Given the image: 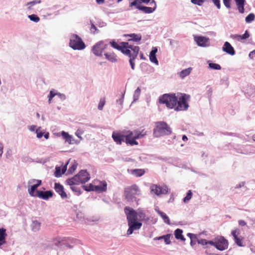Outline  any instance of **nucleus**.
<instances>
[{
  "mask_svg": "<svg viewBox=\"0 0 255 255\" xmlns=\"http://www.w3.org/2000/svg\"><path fill=\"white\" fill-rule=\"evenodd\" d=\"M241 40L246 39L249 37L250 34L249 33V32L248 31V30H246L245 32V33L243 35H241Z\"/></svg>",
  "mask_w": 255,
  "mask_h": 255,
  "instance_id": "nucleus-48",
  "label": "nucleus"
},
{
  "mask_svg": "<svg viewBox=\"0 0 255 255\" xmlns=\"http://www.w3.org/2000/svg\"><path fill=\"white\" fill-rule=\"evenodd\" d=\"M215 248L220 251H224L228 248V242L223 237L216 238Z\"/></svg>",
  "mask_w": 255,
  "mask_h": 255,
  "instance_id": "nucleus-15",
  "label": "nucleus"
},
{
  "mask_svg": "<svg viewBox=\"0 0 255 255\" xmlns=\"http://www.w3.org/2000/svg\"><path fill=\"white\" fill-rule=\"evenodd\" d=\"M56 95L53 91H51L50 92V94L48 96V100L49 102L52 99V98Z\"/></svg>",
  "mask_w": 255,
  "mask_h": 255,
  "instance_id": "nucleus-52",
  "label": "nucleus"
},
{
  "mask_svg": "<svg viewBox=\"0 0 255 255\" xmlns=\"http://www.w3.org/2000/svg\"><path fill=\"white\" fill-rule=\"evenodd\" d=\"M69 46L74 50H79L84 49L86 47L81 37L75 34L71 35Z\"/></svg>",
  "mask_w": 255,
  "mask_h": 255,
  "instance_id": "nucleus-8",
  "label": "nucleus"
},
{
  "mask_svg": "<svg viewBox=\"0 0 255 255\" xmlns=\"http://www.w3.org/2000/svg\"><path fill=\"white\" fill-rule=\"evenodd\" d=\"M157 213L159 215V216L162 218L164 222L167 224L168 225L170 224V222L169 217L165 214L164 212H162L159 210L157 211Z\"/></svg>",
  "mask_w": 255,
  "mask_h": 255,
  "instance_id": "nucleus-31",
  "label": "nucleus"
},
{
  "mask_svg": "<svg viewBox=\"0 0 255 255\" xmlns=\"http://www.w3.org/2000/svg\"><path fill=\"white\" fill-rule=\"evenodd\" d=\"M90 178L89 174L86 170H81L74 177L66 180V183L70 186L85 183Z\"/></svg>",
  "mask_w": 255,
  "mask_h": 255,
  "instance_id": "nucleus-3",
  "label": "nucleus"
},
{
  "mask_svg": "<svg viewBox=\"0 0 255 255\" xmlns=\"http://www.w3.org/2000/svg\"><path fill=\"white\" fill-rule=\"evenodd\" d=\"M191 2L195 4L201 5L204 2V0H191Z\"/></svg>",
  "mask_w": 255,
  "mask_h": 255,
  "instance_id": "nucleus-45",
  "label": "nucleus"
},
{
  "mask_svg": "<svg viewBox=\"0 0 255 255\" xmlns=\"http://www.w3.org/2000/svg\"><path fill=\"white\" fill-rule=\"evenodd\" d=\"M35 196H37L41 199L46 200L53 196V192L51 191H37Z\"/></svg>",
  "mask_w": 255,
  "mask_h": 255,
  "instance_id": "nucleus-20",
  "label": "nucleus"
},
{
  "mask_svg": "<svg viewBox=\"0 0 255 255\" xmlns=\"http://www.w3.org/2000/svg\"><path fill=\"white\" fill-rule=\"evenodd\" d=\"M177 102L174 110L175 111H186L189 107L188 101L190 100V96L189 95L180 93L177 96Z\"/></svg>",
  "mask_w": 255,
  "mask_h": 255,
  "instance_id": "nucleus-6",
  "label": "nucleus"
},
{
  "mask_svg": "<svg viewBox=\"0 0 255 255\" xmlns=\"http://www.w3.org/2000/svg\"><path fill=\"white\" fill-rule=\"evenodd\" d=\"M170 236L171 235L170 234H167L166 235L163 236L164 242L167 245L170 244L171 243V241L170 240Z\"/></svg>",
  "mask_w": 255,
  "mask_h": 255,
  "instance_id": "nucleus-42",
  "label": "nucleus"
},
{
  "mask_svg": "<svg viewBox=\"0 0 255 255\" xmlns=\"http://www.w3.org/2000/svg\"><path fill=\"white\" fill-rule=\"evenodd\" d=\"M36 133L37 134V137L39 138H41L43 135V132L40 130V128L36 129Z\"/></svg>",
  "mask_w": 255,
  "mask_h": 255,
  "instance_id": "nucleus-47",
  "label": "nucleus"
},
{
  "mask_svg": "<svg viewBox=\"0 0 255 255\" xmlns=\"http://www.w3.org/2000/svg\"><path fill=\"white\" fill-rule=\"evenodd\" d=\"M231 234L233 236L235 243L239 247H244V238L240 236V231L238 229L232 230Z\"/></svg>",
  "mask_w": 255,
  "mask_h": 255,
  "instance_id": "nucleus-12",
  "label": "nucleus"
},
{
  "mask_svg": "<svg viewBox=\"0 0 255 255\" xmlns=\"http://www.w3.org/2000/svg\"><path fill=\"white\" fill-rule=\"evenodd\" d=\"M209 66L210 68L213 69L220 70L221 69V66L219 64L216 63H209Z\"/></svg>",
  "mask_w": 255,
  "mask_h": 255,
  "instance_id": "nucleus-40",
  "label": "nucleus"
},
{
  "mask_svg": "<svg viewBox=\"0 0 255 255\" xmlns=\"http://www.w3.org/2000/svg\"><path fill=\"white\" fill-rule=\"evenodd\" d=\"M56 241H57V243H55V245L58 246V244L60 243L61 241H60V238H57L55 239Z\"/></svg>",
  "mask_w": 255,
  "mask_h": 255,
  "instance_id": "nucleus-62",
  "label": "nucleus"
},
{
  "mask_svg": "<svg viewBox=\"0 0 255 255\" xmlns=\"http://www.w3.org/2000/svg\"><path fill=\"white\" fill-rule=\"evenodd\" d=\"M150 4L151 5H153V7H147L142 5H138L135 7L145 13H151L155 10L156 8V4L154 0H152L150 3Z\"/></svg>",
  "mask_w": 255,
  "mask_h": 255,
  "instance_id": "nucleus-16",
  "label": "nucleus"
},
{
  "mask_svg": "<svg viewBox=\"0 0 255 255\" xmlns=\"http://www.w3.org/2000/svg\"><path fill=\"white\" fill-rule=\"evenodd\" d=\"M105 104V98H102L100 99V102L98 105V109L99 110H102Z\"/></svg>",
  "mask_w": 255,
  "mask_h": 255,
  "instance_id": "nucleus-39",
  "label": "nucleus"
},
{
  "mask_svg": "<svg viewBox=\"0 0 255 255\" xmlns=\"http://www.w3.org/2000/svg\"><path fill=\"white\" fill-rule=\"evenodd\" d=\"M28 183L33 184V185L31 186L30 188L28 189L29 194L31 196H35V195H34V191L41 184V180L32 179L28 182Z\"/></svg>",
  "mask_w": 255,
  "mask_h": 255,
  "instance_id": "nucleus-17",
  "label": "nucleus"
},
{
  "mask_svg": "<svg viewBox=\"0 0 255 255\" xmlns=\"http://www.w3.org/2000/svg\"><path fill=\"white\" fill-rule=\"evenodd\" d=\"M90 22H91V27H90V31L91 32V33H92L93 34L97 33L98 30L96 26L93 24V23H92L91 22V21Z\"/></svg>",
  "mask_w": 255,
  "mask_h": 255,
  "instance_id": "nucleus-41",
  "label": "nucleus"
},
{
  "mask_svg": "<svg viewBox=\"0 0 255 255\" xmlns=\"http://www.w3.org/2000/svg\"><path fill=\"white\" fill-rule=\"evenodd\" d=\"M40 0H39V1L34 0V1L28 2L27 3V5H30V6L28 7V8L29 9H31V7L32 6L34 5V4H35L36 3H40Z\"/></svg>",
  "mask_w": 255,
  "mask_h": 255,
  "instance_id": "nucleus-46",
  "label": "nucleus"
},
{
  "mask_svg": "<svg viewBox=\"0 0 255 255\" xmlns=\"http://www.w3.org/2000/svg\"><path fill=\"white\" fill-rule=\"evenodd\" d=\"M231 37L234 39H235L238 41L241 40V35L235 34L231 35Z\"/></svg>",
  "mask_w": 255,
  "mask_h": 255,
  "instance_id": "nucleus-53",
  "label": "nucleus"
},
{
  "mask_svg": "<svg viewBox=\"0 0 255 255\" xmlns=\"http://www.w3.org/2000/svg\"><path fill=\"white\" fill-rule=\"evenodd\" d=\"M172 130L170 127L164 122H158L153 130V135L158 137L161 136L170 134Z\"/></svg>",
  "mask_w": 255,
  "mask_h": 255,
  "instance_id": "nucleus-5",
  "label": "nucleus"
},
{
  "mask_svg": "<svg viewBox=\"0 0 255 255\" xmlns=\"http://www.w3.org/2000/svg\"><path fill=\"white\" fill-rule=\"evenodd\" d=\"M255 18V15L254 13H250L245 19L246 22L247 23H250L253 20H254Z\"/></svg>",
  "mask_w": 255,
  "mask_h": 255,
  "instance_id": "nucleus-36",
  "label": "nucleus"
},
{
  "mask_svg": "<svg viewBox=\"0 0 255 255\" xmlns=\"http://www.w3.org/2000/svg\"><path fill=\"white\" fill-rule=\"evenodd\" d=\"M144 173L145 170L143 169H135L131 170V173L136 177H140L142 176Z\"/></svg>",
  "mask_w": 255,
  "mask_h": 255,
  "instance_id": "nucleus-30",
  "label": "nucleus"
},
{
  "mask_svg": "<svg viewBox=\"0 0 255 255\" xmlns=\"http://www.w3.org/2000/svg\"><path fill=\"white\" fill-rule=\"evenodd\" d=\"M124 36L125 37H130V39H128V41L133 40L136 42H139L141 39V35L140 34H137L135 33H132L130 34H125Z\"/></svg>",
  "mask_w": 255,
  "mask_h": 255,
  "instance_id": "nucleus-27",
  "label": "nucleus"
},
{
  "mask_svg": "<svg viewBox=\"0 0 255 255\" xmlns=\"http://www.w3.org/2000/svg\"><path fill=\"white\" fill-rule=\"evenodd\" d=\"M238 223H239V225L241 226H242V227L245 226L247 225V223L245 221H244V220H239L238 221Z\"/></svg>",
  "mask_w": 255,
  "mask_h": 255,
  "instance_id": "nucleus-54",
  "label": "nucleus"
},
{
  "mask_svg": "<svg viewBox=\"0 0 255 255\" xmlns=\"http://www.w3.org/2000/svg\"><path fill=\"white\" fill-rule=\"evenodd\" d=\"M218 9H220L221 4L220 0H211Z\"/></svg>",
  "mask_w": 255,
  "mask_h": 255,
  "instance_id": "nucleus-50",
  "label": "nucleus"
},
{
  "mask_svg": "<svg viewBox=\"0 0 255 255\" xmlns=\"http://www.w3.org/2000/svg\"><path fill=\"white\" fill-rule=\"evenodd\" d=\"M139 132L143 134V136L146 134V131L144 130V129H142L141 131H139Z\"/></svg>",
  "mask_w": 255,
  "mask_h": 255,
  "instance_id": "nucleus-59",
  "label": "nucleus"
},
{
  "mask_svg": "<svg viewBox=\"0 0 255 255\" xmlns=\"http://www.w3.org/2000/svg\"><path fill=\"white\" fill-rule=\"evenodd\" d=\"M6 236V230L4 228H0V246L5 243Z\"/></svg>",
  "mask_w": 255,
  "mask_h": 255,
  "instance_id": "nucleus-28",
  "label": "nucleus"
},
{
  "mask_svg": "<svg viewBox=\"0 0 255 255\" xmlns=\"http://www.w3.org/2000/svg\"><path fill=\"white\" fill-rule=\"evenodd\" d=\"M191 70H192L191 68H188L187 69L183 70L179 73L180 77L182 78H184V77H185L186 76H187L190 74V73L191 72Z\"/></svg>",
  "mask_w": 255,
  "mask_h": 255,
  "instance_id": "nucleus-32",
  "label": "nucleus"
},
{
  "mask_svg": "<svg viewBox=\"0 0 255 255\" xmlns=\"http://www.w3.org/2000/svg\"><path fill=\"white\" fill-rule=\"evenodd\" d=\"M61 135L65 141L71 144L72 143V136L65 131H62Z\"/></svg>",
  "mask_w": 255,
  "mask_h": 255,
  "instance_id": "nucleus-33",
  "label": "nucleus"
},
{
  "mask_svg": "<svg viewBox=\"0 0 255 255\" xmlns=\"http://www.w3.org/2000/svg\"><path fill=\"white\" fill-rule=\"evenodd\" d=\"M40 227V223L37 221H33L32 224V230L34 231H38Z\"/></svg>",
  "mask_w": 255,
  "mask_h": 255,
  "instance_id": "nucleus-34",
  "label": "nucleus"
},
{
  "mask_svg": "<svg viewBox=\"0 0 255 255\" xmlns=\"http://www.w3.org/2000/svg\"><path fill=\"white\" fill-rule=\"evenodd\" d=\"M197 44L200 46L206 47L208 45L209 38L204 36H198L195 38Z\"/></svg>",
  "mask_w": 255,
  "mask_h": 255,
  "instance_id": "nucleus-23",
  "label": "nucleus"
},
{
  "mask_svg": "<svg viewBox=\"0 0 255 255\" xmlns=\"http://www.w3.org/2000/svg\"><path fill=\"white\" fill-rule=\"evenodd\" d=\"M139 50L138 46H134L129 50V54H125L129 58V62L132 70L134 69V60L138 55Z\"/></svg>",
  "mask_w": 255,
  "mask_h": 255,
  "instance_id": "nucleus-11",
  "label": "nucleus"
},
{
  "mask_svg": "<svg viewBox=\"0 0 255 255\" xmlns=\"http://www.w3.org/2000/svg\"><path fill=\"white\" fill-rule=\"evenodd\" d=\"M232 0H223V3L225 7L228 9L231 8V2ZM237 9L239 12L241 13H243L245 11L244 6L246 3V0H234Z\"/></svg>",
  "mask_w": 255,
  "mask_h": 255,
  "instance_id": "nucleus-10",
  "label": "nucleus"
},
{
  "mask_svg": "<svg viewBox=\"0 0 255 255\" xmlns=\"http://www.w3.org/2000/svg\"><path fill=\"white\" fill-rule=\"evenodd\" d=\"M95 185H93L91 183L85 185L83 186L84 189L87 191H95Z\"/></svg>",
  "mask_w": 255,
  "mask_h": 255,
  "instance_id": "nucleus-35",
  "label": "nucleus"
},
{
  "mask_svg": "<svg viewBox=\"0 0 255 255\" xmlns=\"http://www.w3.org/2000/svg\"><path fill=\"white\" fill-rule=\"evenodd\" d=\"M44 136L46 139H48L49 137V133L47 132V133H45Z\"/></svg>",
  "mask_w": 255,
  "mask_h": 255,
  "instance_id": "nucleus-63",
  "label": "nucleus"
},
{
  "mask_svg": "<svg viewBox=\"0 0 255 255\" xmlns=\"http://www.w3.org/2000/svg\"><path fill=\"white\" fill-rule=\"evenodd\" d=\"M124 195L127 201L135 202L138 204V202L139 201L138 197L141 195V193L138 186L134 184L125 188Z\"/></svg>",
  "mask_w": 255,
  "mask_h": 255,
  "instance_id": "nucleus-2",
  "label": "nucleus"
},
{
  "mask_svg": "<svg viewBox=\"0 0 255 255\" xmlns=\"http://www.w3.org/2000/svg\"><path fill=\"white\" fill-rule=\"evenodd\" d=\"M3 153V146L0 143V158H1Z\"/></svg>",
  "mask_w": 255,
  "mask_h": 255,
  "instance_id": "nucleus-56",
  "label": "nucleus"
},
{
  "mask_svg": "<svg viewBox=\"0 0 255 255\" xmlns=\"http://www.w3.org/2000/svg\"><path fill=\"white\" fill-rule=\"evenodd\" d=\"M198 243L202 245H208V241L205 239H200L198 241Z\"/></svg>",
  "mask_w": 255,
  "mask_h": 255,
  "instance_id": "nucleus-51",
  "label": "nucleus"
},
{
  "mask_svg": "<svg viewBox=\"0 0 255 255\" xmlns=\"http://www.w3.org/2000/svg\"><path fill=\"white\" fill-rule=\"evenodd\" d=\"M84 131L82 129H78L75 132V134L80 138H82L81 135L83 133Z\"/></svg>",
  "mask_w": 255,
  "mask_h": 255,
  "instance_id": "nucleus-49",
  "label": "nucleus"
},
{
  "mask_svg": "<svg viewBox=\"0 0 255 255\" xmlns=\"http://www.w3.org/2000/svg\"><path fill=\"white\" fill-rule=\"evenodd\" d=\"M150 191L157 196L161 194H166L168 193V189L166 186L161 187L155 184L150 186Z\"/></svg>",
  "mask_w": 255,
  "mask_h": 255,
  "instance_id": "nucleus-14",
  "label": "nucleus"
},
{
  "mask_svg": "<svg viewBox=\"0 0 255 255\" xmlns=\"http://www.w3.org/2000/svg\"><path fill=\"white\" fill-rule=\"evenodd\" d=\"M28 18L33 21H34L35 22H37L40 20L39 17L35 14H31L28 15Z\"/></svg>",
  "mask_w": 255,
  "mask_h": 255,
  "instance_id": "nucleus-38",
  "label": "nucleus"
},
{
  "mask_svg": "<svg viewBox=\"0 0 255 255\" xmlns=\"http://www.w3.org/2000/svg\"><path fill=\"white\" fill-rule=\"evenodd\" d=\"M62 174V172H61V168L60 167H56V170L55 172V175L56 177H58L61 176Z\"/></svg>",
  "mask_w": 255,
  "mask_h": 255,
  "instance_id": "nucleus-43",
  "label": "nucleus"
},
{
  "mask_svg": "<svg viewBox=\"0 0 255 255\" xmlns=\"http://www.w3.org/2000/svg\"><path fill=\"white\" fill-rule=\"evenodd\" d=\"M187 139H188L187 137L185 135H183L182 136V140L184 141H186V140H187Z\"/></svg>",
  "mask_w": 255,
  "mask_h": 255,
  "instance_id": "nucleus-61",
  "label": "nucleus"
},
{
  "mask_svg": "<svg viewBox=\"0 0 255 255\" xmlns=\"http://www.w3.org/2000/svg\"><path fill=\"white\" fill-rule=\"evenodd\" d=\"M66 169H67V166H66V165L62 167V174H64V173L65 172V171H66Z\"/></svg>",
  "mask_w": 255,
  "mask_h": 255,
  "instance_id": "nucleus-57",
  "label": "nucleus"
},
{
  "mask_svg": "<svg viewBox=\"0 0 255 255\" xmlns=\"http://www.w3.org/2000/svg\"><path fill=\"white\" fill-rule=\"evenodd\" d=\"M71 186V189L74 191H76V187L73 186V185H72V186Z\"/></svg>",
  "mask_w": 255,
  "mask_h": 255,
  "instance_id": "nucleus-64",
  "label": "nucleus"
},
{
  "mask_svg": "<svg viewBox=\"0 0 255 255\" xmlns=\"http://www.w3.org/2000/svg\"><path fill=\"white\" fill-rule=\"evenodd\" d=\"M112 137L115 142L118 144H121L122 142H126V135H123L119 132H113Z\"/></svg>",
  "mask_w": 255,
  "mask_h": 255,
  "instance_id": "nucleus-18",
  "label": "nucleus"
},
{
  "mask_svg": "<svg viewBox=\"0 0 255 255\" xmlns=\"http://www.w3.org/2000/svg\"><path fill=\"white\" fill-rule=\"evenodd\" d=\"M223 50L231 55H234L235 54L234 48L228 42H225L223 47Z\"/></svg>",
  "mask_w": 255,
  "mask_h": 255,
  "instance_id": "nucleus-22",
  "label": "nucleus"
},
{
  "mask_svg": "<svg viewBox=\"0 0 255 255\" xmlns=\"http://www.w3.org/2000/svg\"><path fill=\"white\" fill-rule=\"evenodd\" d=\"M54 189L60 195L62 198H67V195L64 191V187L60 183H55L54 184Z\"/></svg>",
  "mask_w": 255,
  "mask_h": 255,
  "instance_id": "nucleus-19",
  "label": "nucleus"
},
{
  "mask_svg": "<svg viewBox=\"0 0 255 255\" xmlns=\"http://www.w3.org/2000/svg\"><path fill=\"white\" fill-rule=\"evenodd\" d=\"M110 44L114 48L121 50L123 53L129 54V50L133 47V45L130 44L128 42H123L120 44H118L114 41H111Z\"/></svg>",
  "mask_w": 255,
  "mask_h": 255,
  "instance_id": "nucleus-9",
  "label": "nucleus"
},
{
  "mask_svg": "<svg viewBox=\"0 0 255 255\" xmlns=\"http://www.w3.org/2000/svg\"><path fill=\"white\" fill-rule=\"evenodd\" d=\"M99 184L95 185V191L98 192H105L107 189V184L105 181H97Z\"/></svg>",
  "mask_w": 255,
  "mask_h": 255,
  "instance_id": "nucleus-21",
  "label": "nucleus"
},
{
  "mask_svg": "<svg viewBox=\"0 0 255 255\" xmlns=\"http://www.w3.org/2000/svg\"><path fill=\"white\" fill-rule=\"evenodd\" d=\"M35 126H32L29 128L30 130L31 131H34L35 130Z\"/></svg>",
  "mask_w": 255,
  "mask_h": 255,
  "instance_id": "nucleus-60",
  "label": "nucleus"
},
{
  "mask_svg": "<svg viewBox=\"0 0 255 255\" xmlns=\"http://www.w3.org/2000/svg\"><path fill=\"white\" fill-rule=\"evenodd\" d=\"M177 102V98L175 94H164L158 99L159 104L165 105L166 107L170 109H174Z\"/></svg>",
  "mask_w": 255,
  "mask_h": 255,
  "instance_id": "nucleus-4",
  "label": "nucleus"
},
{
  "mask_svg": "<svg viewBox=\"0 0 255 255\" xmlns=\"http://www.w3.org/2000/svg\"><path fill=\"white\" fill-rule=\"evenodd\" d=\"M77 167V164L76 163H74L72 165V166L69 167L68 169V172L70 173H72L76 170Z\"/></svg>",
  "mask_w": 255,
  "mask_h": 255,
  "instance_id": "nucleus-44",
  "label": "nucleus"
},
{
  "mask_svg": "<svg viewBox=\"0 0 255 255\" xmlns=\"http://www.w3.org/2000/svg\"><path fill=\"white\" fill-rule=\"evenodd\" d=\"M150 0H134L132 2L129 3V7L138 6L141 5L142 3L147 4L150 2Z\"/></svg>",
  "mask_w": 255,
  "mask_h": 255,
  "instance_id": "nucleus-25",
  "label": "nucleus"
},
{
  "mask_svg": "<svg viewBox=\"0 0 255 255\" xmlns=\"http://www.w3.org/2000/svg\"><path fill=\"white\" fill-rule=\"evenodd\" d=\"M157 51V49L156 48H154L153 49L151 50L149 54V59L151 62L155 63L156 65H158V60L156 57L155 54Z\"/></svg>",
  "mask_w": 255,
  "mask_h": 255,
  "instance_id": "nucleus-26",
  "label": "nucleus"
},
{
  "mask_svg": "<svg viewBox=\"0 0 255 255\" xmlns=\"http://www.w3.org/2000/svg\"><path fill=\"white\" fill-rule=\"evenodd\" d=\"M143 137V134L138 130L128 131L126 134V143L131 146L138 145V142L136 141V139Z\"/></svg>",
  "mask_w": 255,
  "mask_h": 255,
  "instance_id": "nucleus-7",
  "label": "nucleus"
},
{
  "mask_svg": "<svg viewBox=\"0 0 255 255\" xmlns=\"http://www.w3.org/2000/svg\"><path fill=\"white\" fill-rule=\"evenodd\" d=\"M216 239H215L214 241H208V244L213 246L215 247H216Z\"/></svg>",
  "mask_w": 255,
  "mask_h": 255,
  "instance_id": "nucleus-55",
  "label": "nucleus"
},
{
  "mask_svg": "<svg viewBox=\"0 0 255 255\" xmlns=\"http://www.w3.org/2000/svg\"><path fill=\"white\" fill-rule=\"evenodd\" d=\"M107 46L108 45L105 44L104 41H100L93 47L92 51L96 56H101L103 51L106 48Z\"/></svg>",
  "mask_w": 255,
  "mask_h": 255,
  "instance_id": "nucleus-13",
  "label": "nucleus"
},
{
  "mask_svg": "<svg viewBox=\"0 0 255 255\" xmlns=\"http://www.w3.org/2000/svg\"><path fill=\"white\" fill-rule=\"evenodd\" d=\"M105 0H96V2L98 4H100L104 2Z\"/></svg>",
  "mask_w": 255,
  "mask_h": 255,
  "instance_id": "nucleus-58",
  "label": "nucleus"
},
{
  "mask_svg": "<svg viewBox=\"0 0 255 255\" xmlns=\"http://www.w3.org/2000/svg\"><path fill=\"white\" fill-rule=\"evenodd\" d=\"M124 212L126 215L129 227L127 231V235H130L134 231L138 230L141 228L142 224L140 222L145 219V215L142 212H137L128 206L125 207Z\"/></svg>",
  "mask_w": 255,
  "mask_h": 255,
  "instance_id": "nucleus-1",
  "label": "nucleus"
},
{
  "mask_svg": "<svg viewBox=\"0 0 255 255\" xmlns=\"http://www.w3.org/2000/svg\"><path fill=\"white\" fill-rule=\"evenodd\" d=\"M192 197V193L191 190H189L187 193L186 196L183 199L184 202H188L191 199Z\"/></svg>",
  "mask_w": 255,
  "mask_h": 255,
  "instance_id": "nucleus-37",
  "label": "nucleus"
},
{
  "mask_svg": "<svg viewBox=\"0 0 255 255\" xmlns=\"http://www.w3.org/2000/svg\"><path fill=\"white\" fill-rule=\"evenodd\" d=\"M183 231L181 229H177L174 232V235L175 238L177 240H181L183 241H185V239L182 235Z\"/></svg>",
  "mask_w": 255,
  "mask_h": 255,
  "instance_id": "nucleus-29",
  "label": "nucleus"
},
{
  "mask_svg": "<svg viewBox=\"0 0 255 255\" xmlns=\"http://www.w3.org/2000/svg\"><path fill=\"white\" fill-rule=\"evenodd\" d=\"M106 58L112 62H117L118 59L117 56L114 52H109L104 54Z\"/></svg>",
  "mask_w": 255,
  "mask_h": 255,
  "instance_id": "nucleus-24",
  "label": "nucleus"
}]
</instances>
